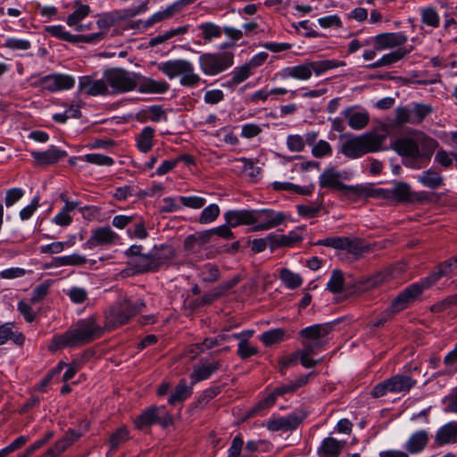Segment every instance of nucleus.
I'll return each instance as SVG.
<instances>
[{"mask_svg":"<svg viewBox=\"0 0 457 457\" xmlns=\"http://www.w3.org/2000/svg\"><path fill=\"white\" fill-rule=\"evenodd\" d=\"M104 78L113 93H125L137 88L141 93L162 94L169 89V84L165 81L141 79L138 74L120 68L104 71Z\"/></svg>","mask_w":457,"mask_h":457,"instance_id":"obj_1","label":"nucleus"},{"mask_svg":"<svg viewBox=\"0 0 457 457\" xmlns=\"http://www.w3.org/2000/svg\"><path fill=\"white\" fill-rule=\"evenodd\" d=\"M281 76L283 78H293L300 80H307L312 77L308 62L293 67H287L282 71Z\"/></svg>","mask_w":457,"mask_h":457,"instance_id":"obj_35","label":"nucleus"},{"mask_svg":"<svg viewBox=\"0 0 457 457\" xmlns=\"http://www.w3.org/2000/svg\"><path fill=\"white\" fill-rule=\"evenodd\" d=\"M417 292L419 291L414 287H406L393 300L390 306L381 313L380 317L373 321L372 326L374 328H379L389 320L395 314L404 310L411 302L417 298L415 296Z\"/></svg>","mask_w":457,"mask_h":457,"instance_id":"obj_8","label":"nucleus"},{"mask_svg":"<svg viewBox=\"0 0 457 457\" xmlns=\"http://www.w3.org/2000/svg\"><path fill=\"white\" fill-rule=\"evenodd\" d=\"M320 205L313 204H299L296 206L298 214L308 219L316 217L320 211Z\"/></svg>","mask_w":457,"mask_h":457,"instance_id":"obj_62","label":"nucleus"},{"mask_svg":"<svg viewBox=\"0 0 457 457\" xmlns=\"http://www.w3.org/2000/svg\"><path fill=\"white\" fill-rule=\"evenodd\" d=\"M224 219L228 227L236 228L240 225L253 224V210H233L224 214Z\"/></svg>","mask_w":457,"mask_h":457,"instance_id":"obj_23","label":"nucleus"},{"mask_svg":"<svg viewBox=\"0 0 457 457\" xmlns=\"http://www.w3.org/2000/svg\"><path fill=\"white\" fill-rule=\"evenodd\" d=\"M158 69L170 79L180 76V84L184 87H193L201 81L200 76L195 72L193 63L187 60L167 61L160 63Z\"/></svg>","mask_w":457,"mask_h":457,"instance_id":"obj_6","label":"nucleus"},{"mask_svg":"<svg viewBox=\"0 0 457 457\" xmlns=\"http://www.w3.org/2000/svg\"><path fill=\"white\" fill-rule=\"evenodd\" d=\"M145 308V303L142 299L132 301L124 297L110 309L106 315L105 325L109 329L122 326Z\"/></svg>","mask_w":457,"mask_h":457,"instance_id":"obj_5","label":"nucleus"},{"mask_svg":"<svg viewBox=\"0 0 457 457\" xmlns=\"http://www.w3.org/2000/svg\"><path fill=\"white\" fill-rule=\"evenodd\" d=\"M454 258L452 257L445 262L439 264L435 271H433L428 277L423 278L419 283H414L410 287H414L419 292L415 295L418 297L425 289L431 287L443 276H447L457 270V263L454 262Z\"/></svg>","mask_w":457,"mask_h":457,"instance_id":"obj_11","label":"nucleus"},{"mask_svg":"<svg viewBox=\"0 0 457 457\" xmlns=\"http://www.w3.org/2000/svg\"><path fill=\"white\" fill-rule=\"evenodd\" d=\"M257 348L252 346L247 339H241L238 344L237 354L242 359H247L250 356L255 355L257 353Z\"/></svg>","mask_w":457,"mask_h":457,"instance_id":"obj_63","label":"nucleus"},{"mask_svg":"<svg viewBox=\"0 0 457 457\" xmlns=\"http://www.w3.org/2000/svg\"><path fill=\"white\" fill-rule=\"evenodd\" d=\"M251 75V64L247 63L237 67L232 72V83H241Z\"/></svg>","mask_w":457,"mask_h":457,"instance_id":"obj_60","label":"nucleus"},{"mask_svg":"<svg viewBox=\"0 0 457 457\" xmlns=\"http://www.w3.org/2000/svg\"><path fill=\"white\" fill-rule=\"evenodd\" d=\"M12 323H5L0 326V345L5 344L8 340H12L18 345H22L24 337L21 333H16L12 330Z\"/></svg>","mask_w":457,"mask_h":457,"instance_id":"obj_37","label":"nucleus"},{"mask_svg":"<svg viewBox=\"0 0 457 457\" xmlns=\"http://www.w3.org/2000/svg\"><path fill=\"white\" fill-rule=\"evenodd\" d=\"M199 29L202 31V37L205 42H210L212 38L220 37L223 31V29L212 22L200 24Z\"/></svg>","mask_w":457,"mask_h":457,"instance_id":"obj_46","label":"nucleus"},{"mask_svg":"<svg viewBox=\"0 0 457 457\" xmlns=\"http://www.w3.org/2000/svg\"><path fill=\"white\" fill-rule=\"evenodd\" d=\"M231 338V336L227 334H219L215 337H209L204 338L202 343H197L195 346L201 352H204L206 350L212 349L215 346L221 345L225 342L228 341Z\"/></svg>","mask_w":457,"mask_h":457,"instance_id":"obj_41","label":"nucleus"},{"mask_svg":"<svg viewBox=\"0 0 457 457\" xmlns=\"http://www.w3.org/2000/svg\"><path fill=\"white\" fill-rule=\"evenodd\" d=\"M417 180L424 187L430 189H437L445 185V179L441 172L436 168H430L422 171Z\"/></svg>","mask_w":457,"mask_h":457,"instance_id":"obj_24","label":"nucleus"},{"mask_svg":"<svg viewBox=\"0 0 457 457\" xmlns=\"http://www.w3.org/2000/svg\"><path fill=\"white\" fill-rule=\"evenodd\" d=\"M394 149L403 157H422L419 145L411 137L398 138L394 145Z\"/></svg>","mask_w":457,"mask_h":457,"instance_id":"obj_22","label":"nucleus"},{"mask_svg":"<svg viewBox=\"0 0 457 457\" xmlns=\"http://www.w3.org/2000/svg\"><path fill=\"white\" fill-rule=\"evenodd\" d=\"M80 434L74 429H69L65 436L58 440L54 446L50 448L43 456L41 457H57L62 452H64L70 445H71L75 441H77L80 437Z\"/></svg>","mask_w":457,"mask_h":457,"instance_id":"obj_21","label":"nucleus"},{"mask_svg":"<svg viewBox=\"0 0 457 457\" xmlns=\"http://www.w3.org/2000/svg\"><path fill=\"white\" fill-rule=\"evenodd\" d=\"M332 326L329 324H315L302 329L299 334L302 340V365L310 369L321 362L322 359L313 360L310 355L316 354L328 342L327 336L330 333Z\"/></svg>","mask_w":457,"mask_h":457,"instance_id":"obj_4","label":"nucleus"},{"mask_svg":"<svg viewBox=\"0 0 457 457\" xmlns=\"http://www.w3.org/2000/svg\"><path fill=\"white\" fill-rule=\"evenodd\" d=\"M79 92L96 96L108 94V86L104 78L96 79L94 76H82L79 79Z\"/></svg>","mask_w":457,"mask_h":457,"instance_id":"obj_13","label":"nucleus"},{"mask_svg":"<svg viewBox=\"0 0 457 457\" xmlns=\"http://www.w3.org/2000/svg\"><path fill=\"white\" fill-rule=\"evenodd\" d=\"M87 262V258L79 253H72L71 255L55 257L52 261V266H80Z\"/></svg>","mask_w":457,"mask_h":457,"instance_id":"obj_39","label":"nucleus"},{"mask_svg":"<svg viewBox=\"0 0 457 457\" xmlns=\"http://www.w3.org/2000/svg\"><path fill=\"white\" fill-rule=\"evenodd\" d=\"M437 445H443L457 441V421H451L441 427L435 436Z\"/></svg>","mask_w":457,"mask_h":457,"instance_id":"obj_26","label":"nucleus"},{"mask_svg":"<svg viewBox=\"0 0 457 457\" xmlns=\"http://www.w3.org/2000/svg\"><path fill=\"white\" fill-rule=\"evenodd\" d=\"M46 31L53 37L71 43H93L103 38L104 32L93 33L90 35H72L66 31L62 25L48 26Z\"/></svg>","mask_w":457,"mask_h":457,"instance_id":"obj_12","label":"nucleus"},{"mask_svg":"<svg viewBox=\"0 0 457 457\" xmlns=\"http://www.w3.org/2000/svg\"><path fill=\"white\" fill-rule=\"evenodd\" d=\"M345 250L351 254L361 256L364 253L372 252L373 247L370 245L365 244L364 241L359 237H348Z\"/></svg>","mask_w":457,"mask_h":457,"instance_id":"obj_38","label":"nucleus"},{"mask_svg":"<svg viewBox=\"0 0 457 457\" xmlns=\"http://www.w3.org/2000/svg\"><path fill=\"white\" fill-rule=\"evenodd\" d=\"M146 9H147L146 3H142L138 6H133V7L128 8V9L118 11L115 12V15L118 19L125 20L128 18L135 17L137 14L144 12Z\"/></svg>","mask_w":457,"mask_h":457,"instance_id":"obj_58","label":"nucleus"},{"mask_svg":"<svg viewBox=\"0 0 457 457\" xmlns=\"http://www.w3.org/2000/svg\"><path fill=\"white\" fill-rule=\"evenodd\" d=\"M347 237H328L322 240H320L317 245L332 247L339 250H345Z\"/></svg>","mask_w":457,"mask_h":457,"instance_id":"obj_57","label":"nucleus"},{"mask_svg":"<svg viewBox=\"0 0 457 457\" xmlns=\"http://www.w3.org/2000/svg\"><path fill=\"white\" fill-rule=\"evenodd\" d=\"M387 135V131L381 129L353 136L342 143L339 152L350 159H357L366 154L381 151Z\"/></svg>","mask_w":457,"mask_h":457,"instance_id":"obj_3","label":"nucleus"},{"mask_svg":"<svg viewBox=\"0 0 457 457\" xmlns=\"http://www.w3.org/2000/svg\"><path fill=\"white\" fill-rule=\"evenodd\" d=\"M285 334L286 332L283 328H275L262 334L260 340L265 346H271L274 344H278L283 341L285 338Z\"/></svg>","mask_w":457,"mask_h":457,"instance_id":"obj_47","label":"nucleus"},{"mask_svg":"<svg viewBox=\"0 0 457 457\" xmlns=\"http://www.w3.org/2000/svg\"><path fill=\"white\" fill-rule=\"evenodd\" d=\"M343 114L347 119L349 127L355 130L364 129L370 121L367 112H355L353 108H347L343 112Z\"/></svg>","mask_w":457,"mask_h":457,"instance_id":"obj_25","label":"nucleus"},{"mask_svg":"<svg viewBox=\"0 0 457 457\" xmlns=\"http://www.w3.org/2000/svg\"><path fill=\"white\" fill-rule=\"evenodd\" d=\"M391 278V272L388 270L378 271L373 276L367 277L358 283L359 290H370L377 287Z\"/></svg>","mask_w":457,"mask_h":457,"instance_id":"obj_31","label":"nucleus"},{"mask_svg":"<svg viewBox=\"0 0 457 457\" xmlns=\"http://www.w3.org/2000/svg\"><path fill=\"white\" fill-rule=\"evenodd\" d=\"M234 63V54L231 52L204 53L199 57L201 71L207 76L218 75Z\"/></svg>","mask_w":457,"mask_h":457,"instance_id":"obj_7","label":"nucleus"},{"mask_svg":"<svg viewBox=\"0 0 457 457\" xmlns=\"http://www.w3.org/2000/svg\"><path fill=\"white\" fill-rule=\"evenodd\" d=\"M118 239V235L109 227H102L92 231L91 237L85 245L93 249L98 245H109Z\"/></svg>","mask_w":457,"mask_h":457,"instance_id":"obj_16","label":"nucleus"},{"mask_svg":"<svg viewBox=\"0 0 457 457\" xmlns=\"http://www.w3.org/2000/svg\"><path fill=\"white\" fill-rule=\"evenodd\" d=\"M345 285L344 273L340 270H334L327 283V289L333 294H339L343 291Z\"/></svg>","mask_w":457,"mask_h":457,"instance_id":"obj_45","label":"nucleus"},{"mask_svg":"<svg viewBox=\"0 0 457 457\" xmlns=\"http://www.w3.org/2000/svg\"><path fill=\"white\" fill-rule=\"evenodd\" d=\"M412 50V47L410 49L405 48H398L397 50L391 52L389 54H384L379 60L375 62L369 64L367 67L370 69H377L383 66H389L402 60L406 54H408Z\"/></svg>","mask_w":457,"mask_h":457,"instance_id":"obj_29","label":"nucleus"},{"mask_svg":"<svg viewBox=\"0 0 457 457\" xmlns=\"http://www.w3.org/2000/svg\"><path fill=\"white\" fill-rule=\"evenodd\" d=\"M220 368V361H215L207 362L201 361L199 364L194 367L193 372L190 374L192 385L199 381L209 378L214 372Z\"/></svg>","mask_w":457,"mask_h":457,"instance_id":"obj_19","label":"nucleus"},{"mask_svg":"<svg viewBox=\"0 0 457 457\" xmlns=\"http://www.w3.org/2000/svg\"><path fill=\"white\" fill-rule=\"evenodd\" d=\"M67 295L74 303H82L87 299V292L84 288L79 287H71L68 291Z\"/></svg>","mask_w":457,"mask_h":457,"instance_id":"obj_64","label":"nucleus"},{"mask_svg":"<svg viewBox=\"0 0 457 457\" xmlns=\"http://www.w3.org/2000/svg\"><path fill=\"white\" fill-rule=\"evenodd\" d=\"M154 130L151 127H145L137 137V145L142 153H147L152 149Z\"/></svg>","mask_w":457,"mask_h":457,"instance_id":"obj_40","label":"nucleus"},{"mask_svg":"<svg viewBox=\"0 0 457 457\" xmlns=\"http://www.w3.org/2000/svg\"><path fill=\"white\" fill-rule=\"evenodd\" d=\"M312 154L316 158H322L332 154V147L328 142L320 140L312 146Z\"/></svg>","mask_w":457,"mask_h":457,"instance_id":"obj_59","label":"nucleus"},{"mask_svg":"<svg viewBox=\"0 0 457 457\" xmlns=\"http://www.w3.org/2000/svg\"><path fill=\"white\" fill-rule=\"evenodd\" d=\"M220 207L217 204H212L208 205L202 211L198 218L199 223L208 224L213 222L220 215Z\"/></svg>","mask_w":457,"mask_h":457,"instance_id":"obj_52","label":"nucleus"},{"mask_svg":"<svg viewBox=\"0 0 457 457\" xmlns=\"http://www.w3.org/2000/svg\"><path fill=\"white\" fill-rule=\"evenodd\" d=\"M74 11L67 17L68 26L73 27L85 19L90 12L91 7L88 4H83L80 1L74 3Z\"/></svg>","mask_w":457,"mask_h":457,"instance_id":"obj_36","label":"nucleus"},{"mask_svg":"<svg viewBox=\"0 0 457 457\" xmlns=\"http://www.w3.org/2000/svg\"><path fill=\"white\" fill-rule=\"evenodd\" d=\"M391 393H407L412 388L416 380L410 376L395 375L388 378Z\"/></svg>","mask_w":457,"mask_h":457,"instance_id":"obj_28","label":"nucleus"},{"mask_svg":"<svg viewBox=\"0 0 457 457\" xmlns=\"http://www.w3.org/2000/svg\"><path fill=\"white\" fill-rule=\"evenodd\" d=\"M102 334L101 328L93 318L78 322L74 328L53 337L48 346L49 351L54 352L63 348H74L93 341Z\"/></svg>","mask_w":457,"mask_h":457,"instance_id":"obj_2","label":"nucleus"},{"mask_svg":"<svg viewBox=\"0 0 457 457\" xmlns=\"http://www.w3.org/2000/svg\"><path fill=\"white\" fill-rule=\"evenodd\" d=\"M420 16L422 23L432 28L439 26L440 18L434 7L428 6L420 10Z\"/></svg>","mask_w":457,"mask_h":457,"instance_id":"obj_49","label":"nucleus"},{"mask_svg":"<svg viewBox=\"0 0 457 457\" xmlns=\"http://www.w3.org/2000/svg\"><path fill=\"white\" fill-rule=\"evenodd\" d=\"M298 238L294 239L285 235L270 234L265 238L254 239L252 242V251L253 253H261L270 245L272 249L278 246L291 245Z\"/></svg>","mask_w":457,"mask_h":457,"instance_id":"obj_14","label":"nucleus"},{"mask_svg":"<svg viewBox=\"0 0 457 457\" xmlns=\"http://www.w3.org/2000/svg\"><path fill=\"white\" fill-rule=\"evenodd\" d=\"M179 200L184 206L192 209H200L206 203V200L204 198L196 195L180 196Z\"/></svg>","mask_w":457,"mask_h":457,"instance_id":"obj_61","label":"nucleus"},{"mask_svg":"<svg viewBox=\"0 0 457 457\" xmlns=\"http://www.w3.org/2000/svg\"><path fill=\"white\" fill-rule=\"evenodd\" d=\"M82 160L95 165L112 166L114 161L112 157L100 154H88L81 157Z\"/></svg>","mask_w":457,"mask_h":457,"instance_id":"obj_56","label":"nucleus"},{"mask_svg":"<svg viewBox=\"0 0 457 457\" xmlns=\"http://www.w3.org/2000/svg\"><path fill=\"white\" fill-rule=\"evenodd\" d=\"M199 275L205 282H215L220 278V270L214 264L206 263L200 269Z\"/></svg>","mask_w":457,"mask_h":457,"instance_id":"obj_53","label":"nucleus"},{"mask_svg":"<svg viewBox=\"0 0 457 457\" xmlns=\"http://www.w3.org/2000/svg\"><path fill=\"white\" fill-rule=\"evenodd\" d=\"M187 31V26H182V27H179L177 29H172L165 32L162 35H159V36H156V37L151 38L149 41V46H155L157 45L162 44L165 41H167L168 39H170L175 36L185 34Z\"/></svg>","mask_w":457,"mask_h":457,"instance_id":"obj_51","label":"nucleus"},{"mask_svg":"<svg viewBox=\"0 0 457 457\" xmlns=\"http://www.w3.org/2000/svg\"><path fill=\"white\" fill-rule=\"evenodd\" d=\"M388 193L398 202H407L410 200V186L404 182H396Z\"/></svg>","mask_w":457,"mask_h":457,"instance_id":"obj_44","label":"nucleus"},{"mask_svg":"<svg viewBox=\"0 0 457 457\" xmlns=\"http://www.w3.org/2000/svg\"><path fill=\"white\" fill-rule=\"evenodd\" d=\"M407 36L403 32L381 33L373 37L376 49L385 50L403 46L407 42Z\"/></svg>","mask_w":457,"mask_h":457,"instance_id":"obj_17","label":"nucleus"},{"mask_svg":"<svg viewBox=\"0 0 457 457\" xmlns=\"http://www.w3.org/2000/svg\"><path fill=\"white\" fill-rule=\"evenodd\" d=\"M179 12H180L179 8V4L174 3L169 5L164 10L154 13L149 19H147L144 22V28L152 27L154 24L157 22H161L164 20L170 19Z\"/></svg>","mask_w":457,"mask_h":457,"instance_id":"obj_34","label":"nucleus"},{"mask_svg":"<svg viewBox=\"0 0 457 457\" xmlns=\"http://www.w3.org/2000/svg\"><path fill=\"white\" fill-rule=\"evenodd\" d=\"M280 278L286 287L290 289L297 288L303 283V279L300 275L294 273L287 269H282L280 270Z\"/></svg>","mask_w":457,"mask_h":457,"instance_id":"obj_50","label":"nucleus"},{"mask_svg":"<svg viewBox=\"0 0 457 457\" xmlns=\"http://www.w3.org/2000/svg\"><path fill=\"white\" fill-rule=\"evenodd\" d=\"M129 263L134 266L137 272L143 273L156 270L151 253L139 255Z\"/></svg>","mask_w":457,"mask_h":457,"instance_id":"obj_42","label":"nucleus"},{"mask_svg":"<svg viewBox=\"0 0 457 457\" xmlns=\"http://www.w3.org/2000/svg\"><path fill=\"white\" fill-rule=\"evenodd\" d=\"M428 442V435L425 430L413 433L405 444V449L410 453H420Z\"/></svg>","mask_w":457,"mask_h":457,"instance_id":"obj_30","label":"nucleus"},{"mask_svg":"<svg viewBox=\"0 0 457 457\" xmlns=\"http://www.w3.org/2000/svg\"><path fill=\"white\" fill-rule=\"evenodd\" d=\"M303 417L291 413L285 417L273 418L267 421L266 427L270 431L295 430L303 421Z\"/></svg>","mask_w":457,"mask_h":457,"instance_id":"obj_15","label":"nucleus"},{"mask_svg":"<svg viewBox=\"0 0 457 457\" xmlns=\"http://www.w3.org/2000/svg\"><path fill=\"white\" fill-rule=\"evenodd\" d=\"M191 395V388L187 385L185 379H181L175 387L174 392L168 399L170 404H175L187 399Z\"/></svg>","mask_w":457,"mask_h":457,"instance_id":"obj_43","label":"nucleus"},{"mask_svg":"<svg viewBox=\"0 0 457 457\" xmlns=\"http://www.w3.org/2000/svg\"><path fill=\"white\" fill-rule=\"evenodd\" d=\"M308 382V376H303L299 378L295 382H292L288 385H284L275 388V394L284 395L286 394L293 393L299 387L303 386Z\"/></svg>","mask_w":457,"mask_h":457,"instance_id":"obj_55","label":"nucleus"},{"mask_svg":"<svg viewBox=\"0 0 457 457\" xmlns=\"http://www.w3.org/2000/svg\"><path fill=\"white\" fill-rule=\"evenodd\" d=\"M286 220L283 212H274L269 209L253 210V231L267 230L282 224Z\"/></svg>","mask_w":457,"mask_h":457,"instance_id":"obj_10","label":"nucleus"},{"mask_svg":"<svg viewBox=\"0 0 457 457\" xmlns=\"http://www.w3.org/2000/svg\"><path fill=\"white\" fill-rule=\"evenodd\" d=\"M175 250L172 246L162 245L154 249L152 253V258L156 270L162 265L168 263L175 257Z\"/></svg>","mask_w":457,"mask_h":457,"instance_id":"obj_32","label":"nucleus"},{"mask_svg":"<svg viewBox=\"0 0 457 457\" xmlns=\"http://www.w3.org/2000/svg\"><path fill=\"white\" fill-rule=\"evenodd\" d=\"M129 438V434L125 427L118 428L115 432L112 434L110 437L109 443L111 445V450H116L121 444L128 441Z\"/></svg>","mask_w":457,"mask_h":457,"instance_id":"obj_54","label":"nucleus"},{"mask_svg":"<svg viewBox=\"0 0 457 457\" xmlns=\"http://www.w3.org/2000/svg\"><path fill=\"white\" fill-rule=\"evenodd\" d=\"M211 242L209 233L206 230L188 235L183 244L187 255L197 254L204 248V245Z\"/></svg>","mask_w":457,"mask_h":457,"instance_id":"obj_18","label":"nucleus"},{"mask_svg":"<svg viewBox=\"0 0 457 457\" xmlns=\"http://www.w3.org/2000/svg\"><path fill=\"white\" fill-rule=\"evenodd\" d=\"M340 179L341 175L335 168L326 169L320 176V187L333 188L344 192L345 194L371 195L367 188L359 187L357 186H347L341 182Z\"/></svg>","mask_w":457,"mask_h":457,"instance_id":"obj_9","label":"nucleus"},{"mask_svg":"<svg viewBox=\"0 0 457 457\" xmlns=\"http://www.w3.org/2000/svg\"><path fill=\"white\" fill-rule=\"evenodd\" d=\"M165 408L152 406L143 411L135 420L136 427L139 429L144 427L151 426L159 421L160 414L163 412Z\"/></svg>","mask_w":457,"mask_h":457,"instance_id":"obj_27","label":"nucleus"},{"mask_svg":"<svg viewBox=\"0 0 457 457\" xmlns=\"http://www.w3.org/2000/svg\"><path fill=\"white\" fill-rule=\"evenodd\" d=\"M342 445L333 437L323 440L318 450L319 457H337L341 452Z\"/></svg>","mask_w":457,"mask_h":457,"instance_id":"obj_33","label":"nucleus"},{"mask_svg":"<svg viewBox=\"0 0 457 457\" xmlns=\"http://www.w3.org/2000/svg\"><path fill=\"white\" fill-rule=\"evenodd\" d=\"M311 75L314 73L316 76H320L325 71L337 67V63L332 60H322L315 62H308Z\"/></svg>","mask_w":457,"mask_h":457,"instance_id":"obj_48","label":"nucleus"},{"mask_svg":"<svg viewBox=\"0 0 457 457\" xmlns=\"http://www.w3.org/2000/svg\"><path fill=\"white\" fill-rule=\"evenodd\" d=\"M37 165H53L67 155L63 150L51 147L44 152L32 151L30 153Z\"/></svg>","mask_w":457,"mask_h":457,"instance_id":"obj_20","label":"nucleus"}]
</instances>
